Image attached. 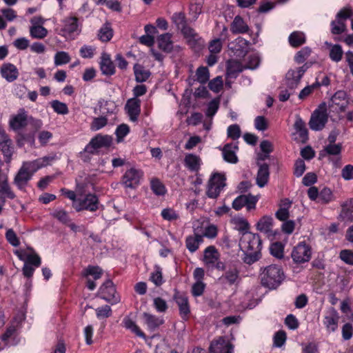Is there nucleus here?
Instances as JSON below:
<instances>
[{"instance_id": "obj_1", "label": "nucleus", "mask_w": 353, "mask_h": 353, "mask_svg": "<svg viewBox=\"0 0 353 353\" xmlns=\"http://www.w3.org/2000/svg\"><path fill=\"white\" fill-rule=\"evenodd\" d=\"M240 247L244 252L243 261L251 265L261 256L262 241L258 234L244 232L240 239Z\"/></svg>"}, {"instance_id": "obj_2", "label": "nucleus", "mask_w": 353, "mask_h": 353, "mask_svg": "<svg viewBox=\"0 0 353 353\" xmlns=\"http://www.w3.org/2000/svg\"><path fill=\"white\" fill-rule=\"evenodd\" d=\"M48 164V158L44 157L33 161L23 162L14 178V184L20 190H25L33 174L40 168Z\"/></svg>"}, {"instance_id": "obj_3", "label": "nucleus", "mask_w": 353, "mask_h": 353, "mask_svg": "<svg viewBox=\"0 0 353 353\" xmlns=\"http://www.w3.org/2000/svg\"><path fill=\"white\" fill-rule=\"evenodd\" d=\"M260 277L263 286L269 289H276L283 281L284 273L280 266L270 265L261 269Z\"/></svg>"}, {"instance_id": "obj_4", "label": "nucleus", "mask_w": 353, "mask_h": 353, "mask_svg": "<svg viewBox=\"0 0 353 353\" xmlns=\"http://www.w3.org/2000/svg\"><path fill=\"white\" fill-rule=\"evenodd\" d=\"M225 180L226 178L224 174L221 173L213 174L208 182L207 196L211 199H216L226 185Z\"/></svg>"}, {"instance_id": "obj_5", "label": "nucleus", "mask_w": 353, "mask_h": 353, "mask_svg": "<svg viewBox=\"0 0 353 353\" xmlns=\"http://www.w3.org/2000/svg\"><path fill=\"white\" fill-rule=\"evenodd\" d=\"M311 64L306 63L301 67L289 70L285 78V85L291 91L296 89L299 84L304 73L310 67Z\"/></svg>"}, {"instance_id": "obj_6", "label": "nucleus", "mask_w": 353, "mask_h": 353, "mask_svg": "<svg viewBox=\"0 0 353 353\" xmlns=\"http://www.w3.org/2000/svg\"><path fill=\"white\" fill-rule=\"evenodd\" d=\"M327 105L322 103L319 108L312 113L309 125L313 130H322L327 122L328 114L327 113Z\"/></svg>"}, {"instance_id": "obj_7", "label": "nucleus", "mask_w": 353, "mask_h": 353, "mask_svg": "<svg viewBox=\"0 0 353 353\" xmlns=\"http://www.w3.org/2000/svg\"><path fill=\"white\" fill-rule=\"evenodd\" d=\"M99 201L94 194H88L83 198H79L73 203V208L77 211L88 210L95 212L99 209Z\"/></svg>"}, {"instance_id": "obj_8", "label": "nucleus", "mask_w": 353, "mask_h": 353, "mask_svg": "<svg viewBox=\"0 0 353 353\" xmlns=\"http://www.w3.org/2000/svg\"><path fill=\"white\" fill-rule=\"evenodd\" d=\"M348 104L347 94L344 91L336 92L331 98L328 108L330 113H341L345 110Z\"/></svg>"}, {"instance_id": "obj_9", "label": "nucleus", "mask_w": 353, "mask_h": 353, "mask_svg": "<svg viewBox=\"0 0 353 353\" xmlns=\"http://www.w3.org/2000/svg\"><path fill=\"white\" fill-rule=\"evenodd\" d=\"M291 256L296 263L300 264L308 262L312 256L311 248L305 242H301L294 248Z\"/></svg>"}, {"instance_id": "obj_10", "label": "nucleus", "mask_w": 353, "mask_h": 353, "mask_svg": "<svg viewBox=\"0 0 353 353\" xmlns=\"http://www.w3.org/2000/svg\"><path fill=\"white\" fill-rule=\"evenodd\" d=\"M112 139L108 135H97L85 146L84 152L94 154L99 148H108L112 144Z\"/></svg>"}, {"instance_id": "obj_11", "label": "nucleus", "mask_w": 353, "mask_h": 353, "mask_svg": "<svg viewBox=\"0 0 353 353\" xmlns=\"http://www.w3.org/2000/svg\"><path fill=\"white\" fill-rule=\"evenodd\" d=\"M98 295L112 304L119 301V297L116 295V289L112 281L108 280L99 288Z\"/></svg>"}, {"instance_id": "obj_12", "label": "nucleus", "mask_w": 353, "mask_h": 353, "mask_svg": "<svg viewBox=\"0 0 353 353\" xmlns=\"http://www.w3.org/2000/svg\"><path fill=\"white\" fill-rule=\"evenodd\" d=\"M224 273L219 278L218 281L221 284L232 285L239 280V270L235 265H226Z\"/></svg>"}, {"instance_id": "obj_13", "label": "nucleus", "mask_w": 353, "mask_h": 353, "mask_svg": "<svg viewBox=\"0 0 353 353\" xmlns=\"http://www.w3.org/2000/svg\"><path fill=\"white\" fill-rule=\"evenodd\" d=\"M220 254L214 246H209L204 251V262L214 266L217 270H225V264L219 261Z\"/></svg>"}, {"instance_id": "obj_14", "label": "nucleus", "mask_w": 353, "mask_h": 353, "mask_svg": "<svg viewBox=\"0 0 353 353\" xmlns=\"http://www.w3.org/2000/svg\"><path fill=\"white\" fill-rule=\"evenodd\" d=\"M258 199L257 196H253L250 194L240 195L234 200L232 208L236 210H239L243 206H246L247 210L250 211L255 209Z\"/></svg>"}, {"instance_id": "obj_15", "label": "nucleus", "mask_w": 353, "mask_h": 353, "mask_svg": "<svg viewBox=\"0 0 353 353\" xmlns=\"http://www.w3.org/2000/svg\"><path fill=\"white\" fill-rule=\"evenodd\" d=\"M232 344L225 337H219L211 342L209 353H233Z\"/></svg>"}, {"instance_id": "obj_16", "label": "nucleus", "mask_w": 353, "mask_h": 353, "mask_svg": "<svg viewBox=\"0 0 353 353\" xmlns=\"http://www.w3.org/2000/svg\"><path fill=\"white\" fill-rule=\"evenodd\" d=\"M142 173L134 168L128 170L123 176V184L126 188H134L139 183Z\"/></svg>"}, {"instance_id": "obj_17", "label": "nucleus", "mask_w": 353, "mask_h": 353, "mask_svg": "<svg viewBox=\"0 0 353 353\" xmlns=\"http://www.w3.org/2000/svg\"><path fill=\"white\" fill-rule=\"evenodd\" d=\"M173 298L179 306L181 318L183 320H187L190 313L188 297L185 294L176 291Z\"/></svg>"}, {"instance_id": "obj_18", "label": "nucleus", "mask_w": 353, "mask_h": 353, "mask_svg": "<svg viewBox=\"0 0 353 353\" xmlns=\"http://www.w3.org/2000/svg\"><path fill=\"white\" fill-rule=\"evenodd\" d=\"M125 109L132 121H137L141 113V100L138 98H132L127 101Z\"/></svg>"}, {"instance_id": "obj_19", "label": "nucleus", "mask_w": 353, "mask_h": 353, "mask_svg": "<svg viewBox=\"0 0 353 353\" xmlns=\"http://www.w3.org/2000/svg\"><path fill=\"white\" fill-rule=\"evenodd\" d=\"M181 32L192 48H196L197 46H201L203 44L201 38L193 28L188 25L183 27L181 30Z\"/></svg>"}, {"instance_id": "obj_20", "label": "nucleus", "mask_w": 353, "mask_h": 353, "mask_svg": "<svg viewBox=\"0 0 353 353\" xmlns=\"http://www.w3.org/2000/svg\"><path fill=\"white\" fill-rule=\"evenodd\" d=\"M100 69L102 74L106 76H112L115 73V66L110 59V54L103 52L101 54Z\"/></svg>"}, {"instance_id": "obj_21", "label": "nucleus", "mask_w": 353, "mask_h": 353, "mask_svg": "<svg viewBox=\"0 0 353 353\" xmlns=\"http://www.w3.org/2000/svg\"><path fill=\"white\" fill-rule=\"evenodd\" d=\"M1 73L2 77L9 82L14 81L19 76V72L16 66L10 63L2 65Z\"/></svg>"}, {"instance_id": "obj_22", "label": "nucleus", "mask_w": 353, "mask_h": 353, "mask_svg": "<svg viewBox=\"0 0 353 353\" xmlns=\"http://www.w3.org/2000/svg\"><path fill=\"white\" fill-rule=\"evenodd\" d=\"M339 320L338 312L335 309L332 308L325 316L324 324L328 330L334 332L337 329Z\"/></svg>"}, {"instance_id": "obj_23", "label": "nucleus", "mask_w": 353, "mask_h": 353, "mask_svg": "<svg viewBox=\"0 0 353 353\" xmlns=\"http://www.w3.org/2000/svg\"><path fill=\"white\" fill-rule=\"evenodd\" d=\"M238 147L232 143H228L222 149L223 157L225 161L230 163H236L238 161V157L236 155V150Z\"/></svg>"}, {"instance_id": "obj_24", "label": "nucleus", "mask_w": 353, "mask_h": 353, "mask_svg": "<svg viewBox=\"0 0 353 353\" xmlns=\"http://www.w3.org/2000/svg\"><path fill=\"white\" fill-rule=\"evenodd\" d=\"M233 34H244L249 31V27L240 16H236L230 25Z\"/></svg>"}, {"instance_id": "obj_25", "label": "nucleus", "mask_w": 353, "mask_h": 353, "mask_svg": "<svg viewBox=\"0 0 353 353\" xmlns=\"http://www.w3.org/2000/svg\"><path fill=\"white\" fill-rule=\"evenodd\" d=\"M26 125L27 115L24 110H21L20 112L10 121V125L14 130H18L25 127Z\"/></svg>"}, {"instance_id": "obj_26", "label": "nucleus", "mask_w": 353, "mask_h": 353, "mask_svg": "<svg viewBox=\"0 0 353 353\" xmlns=\"http://www.w3.org/2000/svg\"><path fill=\"white\" fill-rule=\"evenodd\" d=\"M245 68L242 64L236 60L229 61L227 63L226 75L227 78H236L239 73L241 72Z\"/></svg>"}, {"instance_id": "obj_27", "label": "nucleus", "mask_w": 353, "mask_h": 353, "mask_svg": "<svg viewBox=\"0 0 353 353\" xmlns=\"http://www.w3.org/2000/svg\"><path fill=\"white\" fill-rule=\"evenodd\" d=\"M171 39L170 33L161 34L157 38L158 47L165 52H170L173 49V43Z\"/></svg>"}, {"instance_id": "obj_28", "label": "nucleus", "mask_w": 353, "mask_h": 353, "mask_svg": "<svg viewBox=\"0 0 353 353\" xmlns=\"http://www.w3.org/2000/svg\"><path fill=\"white\" fill-rule=\"evenodd\" d=\"M269 175L268 165L266 163L261 164L256 176V184L261 188L264 187L268 181Z\"/></svg>"}, {"instance_id": "obj_29", "label": "nucleus", "mask_w": 353, "mask_h": 353, "mask_svg": "<svg viewBox=\"0 0 353 353\" xmlns=\"http://www.w3.org/2000/svg\"><path fill=\"white\" fill-rule=\"evenodd\" d=\"M143 317L145 323L151 330H154L164 323L163 319L147 312H144L143 314Z\"/></svg>"}, {"instance_id": "obj_30", "label": "nucleus", "mask_w": 353, "mask_h": 353, "mask_svg": "<svg viewBox=\"0 0 353 353\" xmlns=\"http://www.w3.org/2000/svg\"><path fill=\"white\" fill-rule=\"evenodd\" d=\"M184 163L190 171L196 172L200 169L201 159L196 154H188L185 157Z\"/></svg>"}, {"instance_id": "obj_31", "label": "nucleus", "mask_w": 353, "mask_h": 353, "mask_svg": "<svg viewBox=\"0 0 353 353\" xmlns=\"http://www.w3.org/2000/svg\"><path fill=\"white\" fill-rule=\"evenodd\" d=\"M203 236L196 233L194 235L188 236L185 240V245L188 250L191 252H194L199 245L203 242Z\"/></svg>"}, {"instance_id": "obj_32", "label": "nucleus", "mask_w": 353, "mask_h": 353, "mask_svg": "<svg viewBox=\"0 0 353 353\" xmlns=\"http://www.w3.org/2000/svg\"><path fill=\"white\" fill-rule=\"evenodd\" d=\"M63 30L69 33L77 32L79 34L80 30L79 28L78 19L75 17H68L64 20V27Z\"/></svg>"}, {"instance_id": "obj_33", "label": "nucleus", "mask_w": 353, "mask_h": 353, "mask_svg": "<svg viewBox=\"0 0 353 353\" xmlns=\"http://www.w3.org/2000/svg\"><path fill=\"white\" fill-rule=\"evenodd\" d=\"M133 69L135 80L139 83L145 81L151 74L148 70H145L143 66L138 63L134 65Z\"/></svg>"}, {"instance_id": "obj_34", "label": "nucleus", "mask_w": 353, "mask_h": 353, "mask_svg": "<svg viewBox=\"0 0 353 353\" xmlns=\"http://www.w3.org/2000/svg\"><path fill=\"white\" fill-rule=\"evenodd\" d=\"M273 219L270 216H263L257 223L256 228L261 232L269 233L272 230Z\"/></svg>"}, {"instance_id": "obj_35", "label": "nucleus", "mask_w": 353, "mask_h": 353, "mask_svg": "<svg viewBox=\"0 0 353 353\" xmlns=\"http://www.w3.org/2000/svg\"><path fill=\"white\" fill-rule=\"evenodd\" d=\"M341 144H328L319 153L320 157H325L327 155L337 156L341 152Z\"/></svg>"}, {"instance_id": "obj_36", "label": "nucleus", "mask_w": 353, "mask_h": 353, "mask_svg": "<svg viewBox=\"0 0 353 353\" xmlns=\"http://www.w3.org/2000/svg\"><path fill=\"white\" fill-rule=\"evenodd\" d=\"M113 36V30L111 28L110 23L106 22L99 30L98 37L99 40L103 42L109 41Z\"/></svg>"}, {"instance_id": "obj_37", "label": "nucleus", "mask_w": 353, "mask_h": 353, "mask_svg": "<svg viewBox=\"0 0 353 353\" xmlns=\"http://www.w3.org/2000/svg\"><path fill=\"white\" fill-rule=\"evenodd\" d=\"M294 128L299 133L300 140L302 142H305L308 139V131L305 127L304 121L298 118L294 123Z\"/></svg>"}, {"instance_id": "obj_38", "label": "nucleus", "mask_w": 353, "mask_h": 353, "mask_svg": "<svg viewBox=\"0 0 353 353\" xmlns=\"http://www.w3.org/2000/svg\"><path fill=\"white\" fill-rule=\"evenodd\" d=\"M305 37L302 32H293L289 37V43L294 48H297L305 43Z\"/></svg>"}, {"instance_id": "obj_39", "label": "nucleus", "mask_w": 353, "mask_h": 353, "mask_svg": "<svg viewBox=\"0 0 353 353\" xmlns=\"http://www.w3.org/2000/svg\"><path fill=\"white\" fill-rule=\"evenodd\" d=\"M234 228L240 232H249L250 224L248 221L242 216H235L232 219Z\"/></svg>"}, {"instance_id": "obj_40", "label": "nucleus", "mask_w": 353, "mask_h": 353, "mask_svg": "<svg viewBox=\"0 0 353 353\" xmlns=\"http://www.w3.org/2000/svg\"><path fill=\"white\" fill-rule=\"evenodd\" d=\"M249 42L242 37H238L235 39V41L232 43L233 46L231 47V49L234 51L236 53L239 52L240 53H243L246 51V49L248 46Z\"/></svg>"}, {"instance_id": "obj_41", "label": "nucleus", "mask_w": 353, "mask_h": 353, "mask_svg": "<svg viewBox=\"0 0 353 353\" xmlns=\"http://www.w3.org/2000/svg\"><path fill=\"white\" fill-rule=\"evenodd\" d=\"M0 193L10 199L15 198L16 195L8 184V179L0 181Z\"/></svg>"}, {"instance_id": "obj_42", "label": "nucleus", "mask_w": 353, "mask_h": 353, "mask_svg": "<svg viewBox=\"0 0 353 353\" xmlns=\"http://www.w3.org/2000/svg\"><path fill=\"white\" fill-rule=\"evenodd\" d=\"M28 250L31 251V253L26 254L24 263H29L34 268H39L41 264L40 256L34 252L32 248H28Z\"/></svg>"}, {"instance_id": "obj_43", "label": "nucleus", "mask_w": 353, "mask_h": 353, "mask_svg": "<svg viewBox=\"0 0 353 353\" xmlns=\"http://www.w3.org/2000/svg\"><path fill=\"white\" fill-rule=\"evenodd\" d=\"M30 34L32 38L43 39L48 34V30L42 26H32L30 29Z\"/></svg>"}, {"instance_id": "obj_44", "label": "nucleus", "mask_w": 353, "mask_h": 353, "mask_svg": "<svg viewBox=\"0 0 353 353\" xmlns=\"http://www.w3.org/2000/svg\"><path fill=\"white\" fill-rule=\"evenodd\" d=\"M347 30L345 22L337 19L331 22V32L333 34H341Z\"/></svg>"}, {"instance_id": "obj_45", "label": "nucleus", "mask_w": 353, "mask_h": 353, "mask_svg": "<svg viewBox=\"0 0 353 353\" xmlns=\"http://www.w3.org/2000/svg\"><path fill=\"white\" fill-rule=\"evenodd\" d=\"M53 110L59 114H67L69 112L68 108L65 103L58 100H54L50 103Z\"/></svg>"}, {"instance_id": "obj_46", "label": "nucleus", "mask_w": 353, "mask_h": 353, "mask_svg": "<svg viewBox=\"0 0 353 353\" xmlns=\"http://www.w3.org/2000/svg\"><path fill=\"white\" fill-rule=\"evenodd\" d=\"M123 325L125 328L130 330L135 333L137 336L144 337V334L142 332L136 323L128 317L124 318L123 321Z\"/></svg>"}, {"instance_id": "obj_47", "label": "nucleus", "mask_w": 353, "mask_h": 353, "mask_svg": "<svg viewBox=\"0 0 353 353\" xmlns=\"http://www.w3.org/2000/svg\"><path fill=\"white\" fill-rule=\"evenodd\" d=\"M196 80L202 83H205L210 78V73L208 68L206 67H199L197 68L196 72Z\"/></svg>"}, {"instance_id": "obj_48", "label": "nucleus", "mask_w": 353, "mask_h": 353, "mask_svg": "<svg viewBox=\"0 0 353 353\" xmlns=\"http://www.w3.org/2000/svg\"><path fill=\"white\" fill-rule=\"evenodd\" d=\"M155 270L151 273L150 280L154 283L156 286H160L163 284V275L161 269L159 266H155Z\"/></svg>"}, {"instance_id": "obj_49", "label": "nucleus", "mask_w": 353, "mask_h": 353, "mask_svg": "<svg viewBox=\"0 0 353 353\" xmlns=\"http://www.w3.org/2000/svg\"><path fill=\"white\" fill-rule=\"evenodd\" d=\"M343 50L340 45L336 44L332 46L330 50V59L336 62H339L341 60L343 57Z\"/></svg>"}, {"instance_id": "obj_50", "label": "nucleus", "mask_w": 353, "mask_h": 353, "mask_svg": "<svg viewBox=\"0 0 353 353\" xmlns=\"http://www.w3.org/2000/svg\"><path fill=\"white\" fill-rule=\"evenodd\" d=\"M83 276H92L94 280L101 278L102 275V270L98 266H88L83 272Z\"/></svg>"}, {"instance_id": "obj_51", "label": "nucleus", "mask_w": 353, "mask_h": 353, "mask_svg": "<svg viewBox=\"0 0 353 353\" xmlns=\"http://www.w3.org/2000/svg\"><path fill=\"white\" fill-rule=\"evenodd\" d=\"M311 52V49L308 47L302 48L296 54L295 61L299 64L303 63L310 57Z\"/></svg>"}, {"instance_id": "obj_52", "label": "nucleus", "mask_w": 353, "mask_h": 353, "mask_svg": "<svg viewBox=\"0 0 353 353\" xmlns=\"http://www.w3.org/2000/svg\"><path fill=\"white\" fill-rule=\"evenodd\" d=\"M52 216L65 225H67L71 221L68 212L63 210L54 211Z\"/></svg>"}, {"instance_id": "obj_53", "label": "nucleus", "mask_w": 353, "mask_h": 353, "mask_svg": "<svg viewBox=\"0 0 353 353\" xmlns=\"http://www.w3.org/2000/svg\"><path fill=\"white\" fill-rule=\"evenodd\" d=\"M151 188L153 192L157 195H163L166 192L163 184L157 179L151 181Z\"/></svg>"}, {"instance_id": "obj_54", "label": "nucleus", "mask_w": 353, "mask_h": 353, "mask_svg": "<svg viewBox=\"0 0 353 353\" xmlns=\"http://www.w3.org/2000/svg\"><path fill=\"white\" fill-rule=\"evenodd\" d=\"M70 61V57L68 52L61 51L58 52L54 56V64L60 65L66 64Z\"/></svg>"}, {"instance_id": "obj_55", "label": "nucleus", "mask_w": 353, "mask_h": 353, "mask_svg": "<svg viewBox=\"0 0 353 353\" xmlns=\"http://www.w3.org/2000/svg\"><path fill=\"white\" fill-rule=\"evenodd\" d=\"M223 79L220 76L212 79L208 83L209 88L216 93L219 92L223 88Z\"/></svg>"}, {"instance_id": "obj_56", "label": "nucleus", "mask_w": 353, "mask_h": 353, "mask_svg": "<svg viewBox=\"0 0 353 353\" xmlns=\"http://www.w3.org/2000/svg\"><path fill=\"white\" fill-rule=\"evenodd\" d=\"M172 19L176 26L177 28L180 30L187 25L185 17L184 14L181 12L174 13L172 15Z\"/></svg>"}, {"instance_id": "obj_57", "label": "nucleus", "mask_w": 353, "mask_h": 353, "mask_svg": "<svg viewBox=\"0 0 353 353\" xmlns=\"http://www.w3.org/2000/svg\"><path fill=\"white\" fill-rule=\"evenodd\" d=\"M12 141L10 139L9 142L4 143L0 148L6 158V162L9 163L12 159V148L11 147Z\"/></svg>"}, {"instance_id": "obj_58", "label": "nucleus", "mask_w": 353, "mask_h": 353, "mask_svg": "<svg viewBox=\"0 0 353 353\" xmlns=\"http://www.w3.org/2000/svg\"><path fill=\"white\" fill-rule=\"evenodd\" d=\"M270 253L278 259L283 257V246L280 242H276L272 244L270 247Z\"/></svg>"}, {"instance_id": "obj_59", "label": "nucleus", "mask_w": 353, "mask_h": 353, "mask_svg": "<svg viewBox=\"0 0 353 353\" xmlns=\"http://www.w3.org/2000/svg\"><path fill=\"white\" fill-rule=\"evenodd\" d=\"M332 199V192L329 188H323L319 193L318 202L327 203Z\"/></svg>"}, {"instance_id": "obj_60", "label": "nucleus", "mask_w": 353, "mask_h": 353, "mask_svg": "<svg viewBox=\"0 0 353 353\" xmlns=\"http://www.w3.org/2000/svg\"><path fill=\"white\" fill-rule=\"evenodd\" d=\"M6 240L14 247H17L20 244L19 238L12 229H8L6 233Z\"/></svg>"}, {"instance_id": "obj_61", "label": "nucleus", "mask_w": 353, "mask_h": 353, "mask_svg": "<svg viewBox=\"0 0 353 353\" xmlns=\"http://www.w3.org/2000/svg\"><path fill=\"white\" fill-rule=\"evenodd\" d=\"M153 305L159 312H165L168 307L166 301L161 297L155 298Z\"/></svg>"}, {"instance_id": "obj_62", "label": "nucleus", "mask_w": 353, "mask_h": 353, "mask_svg": "<svg viewBox=\"0 0 353 353\" xmlns=\"http://www.w3.org/2000/svg\"><path fill=\"white\" fill-rule=\"evenodd\" d=\"M319 88V81H316L314 83H313L311 85L306 86L299 93V98L300 99H303L307 96H309L314 90Z\"/></svg>"}, {"instance_id": "obj_63", "label": "nucleus", "mask_w": 353, "mask_h": 353, "mask_svg": "<svg viewBox=\"0 0 353 353\" xmlns=\"http://www.w3.org/2000/svg\"><path fill=\"white\" fill-rule=\"evenodd\" d=\"M205 285L201 281H197L192 287V294L194 296H199L203 294Z\"/></svg>"}, {"instance_id": "obj_64", "label": "nucleus", "mask_w": 353, "mask_h": 353, "mask_svg": "<svg viewBox=\"0 0 353 353\" xmlns=\"http://www.w3.org/2000/svg\"><path fill=\"white\" fill-rule=\"evenodd\" d=\"M340 259L345 263L353 265V252L349 250H343L340 252Z\"/></svg>"}]
</instances>
